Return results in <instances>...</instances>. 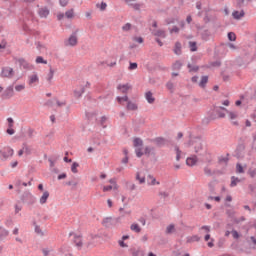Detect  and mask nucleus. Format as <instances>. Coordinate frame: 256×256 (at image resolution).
I'll return each instance as SVG.
<instances>
[{
	"label": "nucleus",
	"mask_w": 256,
	"mask_h": 256,
	"mask_svg": "<svg viewBox=\"0 0 256 256\" xmlns=\"http://www.w3.org/2000/svg\"><path fill=\"white\" fill-rule=\"evenodd\" d=\"M190 140L188 141V147L194 146L195 153H198L203 149V140L201 139V136L193 137L190 134Z\"/></svg>",
	"instance_id": "f257e3e1"
},
{
	"label": "nucleus",
	"mask_w": 256,
	"mask_h": 256,
	"mask_svg": "<svg viewBox=\"0 0 256 256\" xmlns=\"http://www.w3.org/2000/svg\"><path fill=\"white\" fill-rule=\"evenodd\" d=\"M77 33H79V29H76L74 32H72L70 37L64 41L65 47H75L79 43Z\"/></svg>",
	"instance_id": "f03ea898"
},
{
	"label": "nucleus",
	"mask_w": 256,
	"mask_h": 256,
	"mask_svg": "<svg viewBox=\"0 0 256 256\" xmlns=\"http://www.w3.org/2000/svg\"><path fill=\"white\" fill-rule=\"evenodd\" d=\"M20 199H21L22 203H26V205H35V203L37 201L35 196H33V194H31V192H29V191L23 192Z\"/></svg>",
	"instance_id": "7ed1b4c3"
},
{
	"label": "nucleus",
	"mask_w": 256,
	"mask_h": 256,
	"mask_svg": "<svg viewBox=\"0 0 256 256\" xmlns=\"http://www.w3.org/2000/svg\"><path fill=\"white\" fill-rule=\"evenodd\" d=\"M234 153L236 159H243L245 157V140L243 138H240V143L237 145Z\"/></svg>",
	"instance_id": "20e7f679"
},
{
	"label": "nucleus",
	"mask_w": 256,
	"mask_h": 256,
	"mask_svg": "<svg viewBox=\"0 0 256 256\" xmlns=\"http://www.w3.org/2000/svg\"><path fill=\"white\" fill-rule=\"evenodd\" d=\"M223 111L227 112L225 107H223V106H214L213 112L210 115V119H212V120L217 119V115H218L219 119L225 118V112H223Z\"/></svg>",
	"instance_id": "39448f33"
},
{
	"label": "nucleus",
	"mask_w": 256,
	"mask_h": 256,
	"mask_svg": "<svg viewBox=\"0 0 256 256\" xmlns=\"http://www.w3.org/2000/svg\"><path fill=\"white\" fill-rule=\"evenodd\" d=\"M0 77H2V79H13V77H15V70L9 66L2 67Z\"/></svg>",
	"instance_id": "423d86ee"
},
{
	"label": "nucleus",
	"mask_w": 256,
	"mask_h": 256,
	"mask_svg": "<svg viewBox=\"0 0 256 256\" xmlns=\"http://www.w3.org/2000/svg\"><path fill=\"white\" fill-rule=\"evenodd\" d=\"M121 221V217L113 218V217H107L102 221V224L104 227H107L108 229L117 225Z\"/></svg>",
	"instance_id": "0eeeda50"
},
{
	"label": "nucleus",
	"mask_w": 256,
	"mask_h": 256,
	"mask_svg": "<svg viewBox=\"0 0 256 256\" xmlns=\"http://www.w3.org/2000/svg\"><path fill=\"white\" fill-rule=\"evenodd\" d=\"M14 151L12 148H4L3 150H0V159L2 161H7L9 157H13Z\"/></svg>",
	"instance_id": "6e6552de"
},
{
	"label": "nucleus",
	"mask_w": 256,
	"mask_h": 256,
	"mask_svg": "<svg viewBox=\"0 0 256 256\" xmlns=\"http://www.w3.org/2000/svg\"><path fill=\"white\" fill-rule=\"evenodd\" d=\"M16 62L19 63V67H22V69H26L28 71H31L33 69V65H31L27 60L24 58H18L16 59Z\"/></svg>",
	"instance_id": "1a4fd4ad"
},
{
	"label": "nucleus",
	"mask_w": 256,
	"mask_h": 256,
	"mask_svg": "<svg viewBox=\"0 0 256 256\" xmlns=\"http://www.w3.org/2000/svg\"><path fill=\"white\" fill-rule=\"evenodd\" d=\"M15 95V90H13V85L8 86L2 93V99H11Z\"/></svg>",
	"instance_id": "9d476101"
},
{
	"label": "nucleus",
	"mask_w": 256,
	"mask_h": 256,
	"mask_svg": "<svg viewBox=\"0 0 256 256\" xmlns=\"http://www.w3.org/2000/svg\"><path fill=\"white\" fill-rule=\"evenodd\" d=\"M83 93H85V86L80 85L73 91L75 99H81Z\"/></svg>",
	"instance_id": "9b49d317"
},
{
	"label": "nucleus",
	"mask_w": 256,
	"mask_h": 256,
	"mask_svg": "<svg viewBox=\"0 0 256 256\" xmlns=\"http://www.w3.org/2000/svg\"><path fill=\"white\" fill-rule=\"evenodd\" d=\"M151 143H155L157 147H165V145H167V139L163 137H156L151 140Z\"/></svg>",
	"instance_id": "f8f14e48"
},
{
	"label": "nucleus",
	"mask_w": 256,
	"mask_h": 256,
	"mask_svg": "<svg viewBox=\"0 0 256 256\" xmlns=\"http://www.w3.org/2000/svg\"><path fill=\"white\" fill-rule=\"evenodd\" d=\"M28 85H30V87H33V85H36V83H39V76L37 74H32L30 76H28Z\"/></svg>",
	"instance_id": "ddd939ff"
},
{
	"label": "nucleus",
	"mask_w": 256,
	"mask_h": 256,
	"mask_svg": "<svg viewBox=\"0 0 256 256\" xmlns=\"http://www.w3.org/2000/svg\"><path fill=\"white\" fill-rule=\"evenodd\" d=\"M74 243L78 249H81L83 247V235L74 234Z\"/></svg>",
	"instance_id": "4468645a"
},
{
	"label": "nucleus",
	"mask_w": 256,
	"mask_h": 256,
	"mask_svg": "<svg viewBox=\"0 0 256 256\" xmlns=\"http://www.w3.org/2000/svg\"><path fill=\"white\" fill-rule=\"evenodd\" d=\"M202 41H209L211 39V31L205 29L200 32Z\"/></svg>",
	"instance_id": "2eb2a0df"
},
{
	"label": "nucleus",
	"mask_w": 256,
	"mask_h": 256,
	"mask_svg": "<svg viewBox=\"0 0 256 256\" xmlns=\"http://www.w3.org/2000/svg\"><path fill=\"white\" fill-rule=\"evenodd\" d=\"M49 8L47 7H42L38 10V14H39V17L41 18H44V19H47V17H49Z\"/></svg>",
	"instance_id": "dca6fc26"
},
{
	"label": "nucleus",
	"mask_w": 256,
	"mask_h": 256,
	"mask_svg": "<svg viewBox=\"0 0 256 256\" xmlns=\"http://www.w3.org/2000/svg\"><path fill=\"white\" fill-rule=\"evenodd\" d=\"M152 35H154V37L165 39V37H167V32H165V30H153Z\"/></svg>",
	"instance_id": "f3484780"
},
{
	"label": "nucleus",
	"mask_w": 256,
	"mask_h": 256,
	"mask_svg": "<svg viewBox=\"0 0 256 256\" xmlns=\"http://www.w3.org/2000/svg\"><path fill=\"white\" fill-rule=\"evenodd\" d=\"M145 99L150 105H153V103H155V97H153V92L151 91L145 93Z\"/></svg>",
	"instance_id": "a211bd4d"
},
{
	"label": "nucleus",
	"mask_w": 256,
	"mask_h": 256,
	"mask_svg": "<svg viewBox=\"0 0 256 256\" xmlns=\"http://www.w3.org/2000/svg\"><path fill=\"white\" fill-rule=\"evenodd\" d=\"M232 17L233 19H236L237 21H239V19H241L242 17H245V11L244 10H241L240 12L235 10L233 13H232Z\"/></svg>",
	"instance_id": "6ab92c4d"
},
{
	"label": "nucleus",
	"mask_w": 256,
	"mask_h": 256,
	"mask_svg": "<svg viewBox=\"0 0 256 256\" xmlns=\"http://www.w3.org/2000/svg\"><path fill=\"white\" fill-rule=\"evenodd\" d=\"M126 3H127V5L129 6V7H133V9H135V11H140L141 10V4H134L133 3V1H135V0H124Z\"/></svg>",
	"instance_id": "aec40b11"
},
{
	"label": "nucleus",
	"mask_w": 256,
	"mask_h": 256,
	"mask_svg": "<svg viewBox=\"0 0 256 256\" xmlns=\"http://www.w3.org/2000/svg\"><path fill=\"white\" fill-rule=\"evenodd\" d=\"M207 83H209V76H202L201 81L199 83V87H201L202 89H205V87L207 86Z\"/></svg>",
	"instance_id": "412c9836"
},
{
	"label": "nucleus",
	"mask_w": 256,
	"mask_h": 256,
	"mask_svg": "<svg viewBox=\"0 0 256 256\" xmlns=\"http://www.w3.org/2000/svg\"><path fill=\"white\" fill-rule=\"evenodd\" d=\"M196 163H197V156H193L186 159V165H188L189 167H193V165H195Z\"/></svg>",
	"instance_id": "4be33fe9"
},
{
	"label": "nucleus",
	"mask_w": 256,
	"mask_h": 256,
	"mask_svg": "<svg viewBox=\"0 0 256 256\" xmlns=\"http://www.w3.org/2000/svg\"><path fill=\"white\" fill-rule=\"evenodd\" d=\"M126 109L128 111H137L138 107H137V104L131 102V101H127V106H126Z\"/></svg>",
	"instance_id": "5701e85b"
},
{
	"label": "nucleus",
	"mask_w": 256,
	"mask_h": 256,
	"mask_svg": "<svg viewBox=\"0 0 256 256\" xmlns=\"http://www.w3.org/2000/svg\"><path fill=\"white\" fill-rule=\"evenodd\" d=\"M47 199H49V191H45L40 197V204L45 205V203H47Z\"/></svg>",
	"instance_id": "b1692460"
},
{
	"label": "nucleus",
	"mask_w": 256,
	"mask_h": 256,
	"mask_svg": "<svg viewBox=\"0 0 256 256\" xmlns=\"http://www.w3.org/2000/svg\"><path fill=\"white\" fill-rule=\"evenodd\" d=\"M183 67V63H181V61H176L173 65H172V69L173 71H179L181 70V68Z\"/></svg>",
	"instance_id": "393cba45"
},
{
	"label": "nucleus",
	"mask_w": 256,
	"mask_h": 256,
	"mask_svg": "<svg viewBox=\"0 0 256 256\" xmlns=\"http://www.w3.org/2000/svg\"><path fill=\"white\" fill-rule=\"evenodd\" d=\"M175 233V224H170L166 228V235H171Z\"/></svg>",
	"instance_id": "a878e982"
},
{
	"label": "nucleus",
	"mask_w": 256,
	"mask_h": 256,
	"mask_svg": "<svg viewBox=\"0 0 256 256\" xmlns=\"http://www.w3.org/2000/svg\"><path fill=\"white\" fill-rule=\"evenodd\" d=\"M237 183H241V179L232 176L231 177V183H230V187H237Z\"/></svg>",
	"instance_id": "bb28decb"
},
{
	"label": "nucleus",
	"mask_w": 256,
	"mask_h": 256,
	"mask_svg": "<svg viewBox=\"0 0 256 256\" xmlns=\"http://www.w3.org/2000/svg\"><path fill=\"white\" fill-rule=\"evenodd\" d=\"M9 235V231L0 226V241H3L4 237Z\"/></svg>",
	"instance_id": "cd10ccee"
},
{
	"label": "nucleus",
	"mask_w": 256,
	"mask_h": 256,
	"mask_svg": "<svg viewBox=\"0 0 256 256\" xmlns=\"http://www.w3.org/2000/svg\"><path fill=\"white\" fill-rule=\"evenodd\" d=\"M187 67L189 69V73H197V71H199V66H193L191 63H188Z\"/></svg>",
	"instance_id": "c85d7f7f"
},
{
	"label": "nucleus",
	"mask_w": 256,
	"mask_h": 256,
	"mask_svg": "<svg viewBox=\"0 0 256 256\" xmlns=\"http://www.w3.org/2000/svg\"><path fill=\"white\" fill-rule=\"evenodd\" d=\"M175 55H181V42H176L174 47Z\"/></svg>",
	"instance_id": "c756f323"
},
{
	"label": "nucleus",
	"mask_w": 256,
	"mask_h": 256,
	"mask_svg": "<svg viewBox=\"0 0 256 256\" xmlns=\"http://www.w3.org/2000/svg\"><path fill=\"white\" fill-rule=\"evenodd\" d=\"M131 231H134V233H139L141 231V227L137 223H133L130 226Z\"/></svg>",
	"instance_id": "7c9ffc66"
},
{
	"label": "nucleus",
	"mask_w": 256,
	"mask_h": 256,
	"mask_svg": "<svg viewBox=\"0 0 256 256\" xmlns=\"http://www.w3.org/2000/svg\"><path fill=\"white\" fill-rule=\"evenodd\" d=\"M136 181H139L140 185H143L145 183V176L141 177V172L136 173Z\"/></svg>",
	"instance_id": "2f4dec72"
},
{
	"label": "nucleus",
	"mask_w": 256,
	"mask_h": 256,
	"mask_svg": "<svg viewBox=\"0 0 256 256\" xmlns=\"http://www.w3.org/2000/svg\"><path fill=\"white\" fill-rule=\"evenodd\" d=\"M134 147H143V140L141 138H135L133 140Z\"/></svg>",
	"instance_id": "473e14b6"
},
{
	"label": "nucleus",
	"mask_w": 256,
	"mask_h": 256,
	"mask_svg": "<svg viewBox=\"0 0 256 256\" xmlns=\"http://www.w3.org/2000/svg\"><path fill=\"white\" fill-rule=\"evenodd\" d=\"M117 89L122 91V93H127L129 91V86L127 84L118 85Z\"/></svg>",
	"instance_id": "72a5a7b5"
},
{
	"label": "nucleus",
	"mask_w": 256,
	"mask_h": 256,
	"mask_svg": "<svg viewBox=\"0 0 256 256\" xmlns=\"http://www.w3.org/2000/svg\"><path fill=\"white\" fill-rule=\"evenodd\" d=\"M148 179H151V182H148V185H160V182L153 177V175L149 174Z\"/></svg>",
	"instance_id": "f704fd0d"
},
{
	"label": "nucleus",
	"mask_w": 256,
	"mask_h": 256,
	"mask_svg": "<svg viewBox=\"0 0 256 256\" xmlns=\"http://www.w3.org/2000/svg\"><path fill=\"white\" fill-rule=\"evenodd\" d=\"M152 151H155V148L146 146L144 149V155H146L147 157H150Z\"/></svg>",
	"instance_id": "c9c22d12"
},
{
	"label": "nucleus",
	"mask_w": 256,
	"mask_h": 256,
	"mask_svg": "<svg viewBox=\"0 0 256 256\" xmlns=\"http://www.w3.org/2000/svg\"><path fill=\"white\" fill-rule=\"evenodd\" d=\"M189 48H190V51H192V53H194L195 51H197V42H195V41H190V42H189Z\"/></svg>",
	"instance_id": "e433bc0d"
},
{
	"label": "nucleus",
	"mask_w": 256,
	"mask_h": 256,
	"mask_svg": "<svg viewBox=\"0 0 256 256\" xmlns=\"http://www.w3.org/2000/svg\"><path fill=\"white\" fill-rule=\"evenodd\" d=\"M74 16H75V12H74L73 9H70V10L65 12V17L67 19H73Z\"/></svg>",
	"instance_id": "4c0bfd02"
},
{
	"label": "nucleus",
	"mask_w": 256,
	"mask_h": 256,
	"mask_svg": "<svg viewBox=\"0 0 256 256\" xmlns=\"http://www.w3.org/2000/svg\"><path fill=\"white\" fill-rule=\"evenodd\" d=\"M177 21H179V20H177V18H167L165 20V23H166V25H175V23H177Z\"/></svg>",
	"instance_id": "58836bf2"
},
{
	"label": "nucleus",
	"mask_w": 256,
	"mask_h": 256,
	"mask_svg": "<svg viewBox=\"0 0 256 256\" xmlns=\"http://www.w3.org/2000/svg\"><path fill=\"white\" fill-rule=\"evenodd\" d=\"M54 75H55V70H53V68L50 66L47 81L51 83Z\"/></svg>",
	"instance_id": "ea45409f"
},
{
	"label": "nucleus",
	"mask_w": 256,
	"mask_h": 256,
	"mask_svg": "<svg viewBox=\"0 0 256 256\" xmlns=\"http://www.w3.org/2000/svg\"><path fill=\"white\" fill-rule=\"evenodd\" d=\"M227 37L230 41H237V35H235V32H228Z\"/></svg>",
	"instance_id": "a19ab883"
},
{
	"label": "nucleus",
	"mask_w": 256,
	"mask_h": 256,
	"mask_svg": "<svg viewBox=\"0 0 256 256\" xmlns=\"http://www.w3.org/2000/svg\"><path fill=\"white\" fill-rule=\"evenodd\" d=\"M226 215H228L230 219H235V210L233 209L226 210Z\"/></svg>",
	"instance_id": "79ce46f5"
},
{
	"label": "nucleus",
	"mask_w": 256,
	"mask_h": 256,
	"mask_svg": "<svg viewBox=\"0 0 256 256\" xmlns=\"http://www.w3.org/2000/svg\"><path fill=\"white\" fill-rule=\"evenodd\" d=\"M77 167H79V163L73 162L71 166L72 173H79V170H77Z\"/></svg>",
	"instance_id": "37998d69"
},
{
	"label": "nucleus",
	"mask_w": 256,
	"mask_h": 256,
	"mask_svg": "<svg viewBox=\"0 0 256 256\" xmlns=\"http://www.w3.org/2000/svg\"><path fill=\"white\" fill-rule=\"evenodd\" d=\"M36 63L37 64H43V65H47V60H45L42 56H38L37 58H36Z\"/></svg>",
	"instance_id": "c03bdc74"
},
{
	"label": "nucleus",
	"mask_w": 256,
	"mask_h": 256,
	"mask_svg": "<svg viewBox=\"0 0 256 256\" xmlns=\"http://www.w3.org/2000/svg\"><path fill=\"white\" fill-rule=\"evenodd\" d=\"M248 175H250V177L252 178V179H255V177H256V168H249V170H248Z\"/></svg>",
	"instance_id": "a18cd8bd"
},
{
	"label": "nucleus",
	"mask_w": 256,
	"mask_h": 256,
	"mask_svg": "<svg viewBox=\"0 0 256 256\" xmlns=\"http://www.w3.org/2000/svg\"><path fill=\"white\" fill-rule=\"evenodd\" d=\"M226 113H228L230 119H237V117H239L237 112H230L227 110Z\"/></svg>",
	"instance_id": "49530a36"
},
{
	"label": "nucleus",
	"mask_w": 256,
	"mask_h": 256,
	"mask_svg": "<svg viewBox=\"0 0 256 256\" xmlns=\"http://www.w3.org/2000/svg\"><path fill=\"white\" fill-rule=\"evenodd\" d=\"M137 67H138V64L136 62H130L128 69L129 71H135Z\"/></svg>",
	"instance_id": "de8ad7c7"
},
{
	"label": "nucleus",
	"mask_w": 256,
	"mask_h": 256,
	"mask_svg": "<svg viewBox=\"0 0 256 256\" xmlns=\"http://www.w3.org/2000/svg\"><path fill=\"white\" fill-rule=\"evenodd\" d=\"M231 235H232L233 239H239V237H241V234H239V232H237V230H235V229H232Z\"/></svg>",
	"instance_id": "09e8293b"
},
{
	"label": "nucleus",
	"mask_w": 256,
	"mask_h": 256,
	"mask_svg": "<svg viewBox=\"0 0 256 256\" xmlns=\"http://www.w3.org/2000/svg\"><path fill=\"white\" fill-rule=\"evenodd\" d=\"M175 151H176V161H180L181 151L179 150V146H175Z\"/></svg>",
	"instance_id": "8fccbe9b"
},
{
	"label": "nucleus",
	"mask_w": 256,
	"mask_h": 256,
	"mask_svg": "<svg viewBox=\"0 0 256 256\" xmlns=\"http://www.w3.org/2000/svg\"><path fill=\"white\" fill-rule=\"evenodd\" d=\"M117 101H118V103H121L122 101H126L127 103H128V101H129V96H123V97H121V96H118L117 98Z\"/></svg>",
	"instance_id": "3c124183"
},
{
	"label": "nucleus",
	"mask_w": 256,
	"mask_h": 256,
	"mask_svg": "<svg viewBox=\"0 0 256 256\" xmlns=\"http://www.w3.org/2000/svg\"><path fill=\"white\" fill-rule=\"evenodd\" d=\"M126 185L130 191H135V189H137V185H135L131 182H127Z\"/></svg>",
	"instance_id": "603ef678"
},
{
	"label": "nucleus",
	"mask_w": 256,
	"mask_h": 256,
	"mask_svg": "<svg viewBox=\"0 0 256 256\" xmlns=\"http://www.w3.org/2000/svg\"><path fill=\"white\" fill-rule=\"evenodd\" d=\"M208 187H209V191L212 195H215V185L213 184V182H210L208 184Z\"/></svg>",
	"instance_id": "864d4df0"
},
{
	"label": "nucleus",
	"mask_w": 256,
	"mask_h": 256,
	"mask_svg": "<svg viewBox=\"0 0 256 256\" xmlns=\"http://www.w3.org/2000/svg\"><path fill=\"white\" fill-rule=\"evenodd\" d=\"M23 149H24V153H26V155H31V149L29 148V146H27L26 143L23 144Z\"/></svg>",
	"instance_id": "5fc2aeb1"
},
{
	"label": "nucleus",
	"mask_w": 256,
	"mask_h": 256,
	"mask_svg": "<svg viewBox=\"0 0 256 256\" xmlns=\"http://www.w3.org/2000/svg\"><path fill=\"white\" fill-rule=\"evenodd\" d=\"M242 221H245L244 216H241L240 218L233 219V223H235L236 225H239V223H241Z\"/></svg>",
	"instance_id": "6e6d98bb"
},
{
	"label": "nucleus",
	"mask_w": 256,
	"mask_h": 256,
	"mask_svg": "<svg viewBox=\"0 0 256 256\" xmlns=\"http://www.w3.org/2000/svg\"><path fill=\"white\" fill-rule=\"evenodd\" d=\"M135 153H136V156H137L138 158H141V157H143V155H144V153H143V151L141 150V148H136V149H135Z\"/></svg>",
	"instance_id": "4d7b16f0"
},
{
	"label": "nucleus",
	"mask_w": 256,
	"mask_h": 256,
	"mask_svg": "<svg viewBox=\"0 0 256 256\" xmlns=\"http://www.w3.org/2000/svg\"><path fill=\"white\" fill-rule=\"evenodd\" d=\"M7 121H8V127L13 128L15 125V120H13V118L9 117V118H7Z\"/></svg>",
	"instance_id": "13d9d810"
},
{
	"label": "nucleus",
	"mask_w": 256,
	"mask_h": 256,
	"mask_svg": "<svg viewBox=\"0 0 256 256\" xmlns=\"http://www.w3.org/2000/svg\"><path fill=\"white\" fill-rule=\"evenodd\" d=\"M204 173L205 175H207L208 177H211L213 175V172L211 171V168L209 167H205L204 168Z\"/></svg>",
	"instance_id": "bf43d9fd"
},
{
	"label": "nucleus",
	"mask_w": 256,
	"mask_h": 256,
	"mask_svg": "<svg viewBox=\"0 0 256 256\" xmlns=\"http://www.w3.org/2000/svg\"><path fill=\"white\" fill-rule=\"evenodd\" d=\"M236 171L238 173H245V170L243 169V166L241 164L236 165Z\"/></svg>",
	"instance_id": "052dcab7"
},
{
	"label": "nucleus",
	"mask_w": 256,
	"mask_h": 256,
	"mask_svg": "<svg viewBox=\"0 0 256 256\" xmlns=\"http://www.w3.org/2000/svg\"><path fill=\"white\" fill-rule=\"evenodd\" d=\"M35 233H37V235L43 236V231L41 230V227H39V225H35Z\"/></svg>",
	"instance_id": "680f3d73"
},
{
	"label": "nucleus",
	"mask_w": 256,
	"mask_h": 256,
	"mask_svg": "<svg viewBox=\"0 0 256 256\" xmlns=\"http://www.w3.org/2000/svg\"><path fill=\"white\" fill-rule=\"evenodd\" d=\"M122 31H131V23H126V24L122 27Z\"/></svg>",
	"instance_id": "e2e57ef3"
},
{
	"label": "nucleus",
	"mask_w": 256,
	"mask_h": 256,
	"mask_svg": "<svg viewBox=\"0 0 256 256\" xmlns=\"http://www.w3.org/2000/svg\"><path fill=\"white\" fill-rule=\"evenodd\" d=\"M25 89V85L23 84H20V85H16L15 86V90L18 91V92H21Z\"/></svg>",
	"instance_id": "0e129e2a"
},
{
	"label": "nucleus",
	"mask_w": 256,
	"mask_h": 256,
	"mask_svg": "<svg viewBox=\"0 0 256 256\" xmlns=\"http://www.w3.org/2000/svg\"><path fill=\"white\" fill-rule=\"evenodd\" d=\"M6 133L8 135H15V129L8 127L7 130H6Z\"/></svg>",
	"instance_id": "69168bd1"
},
{
	"label": "nucleus",
	"mask_w": 256,
	"mask_h": 256,
	"mask_svg": "<svg viewBox=\"0 0 256 256\" xmlns=\"http://www.w3.org/2000/svg\"><path fill=\"white\" fill-rule=\"evenodd\" d=\"M133 41H135L136 43H140L141 44V43H143L144 40H143V37H134Z\"/></svg>",
	"instance_id": "338daca9"
},
{
	"label": "nucleus",
	"mask_w": 256,
	"mask_h": 256,
	"mask_svg": "<svg viewBox=\"0 0 256 256\" xmlns=\"http://www.w3.org/2000/svg\"><path fill=\"white\" fill-rule=\"evenodd\" d=\"M211 67H219L221 65V61H214V62H211Z\"/></svg>",
	"instance_id": "774afa93"
}]
</instances>
